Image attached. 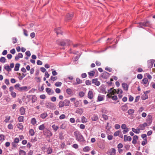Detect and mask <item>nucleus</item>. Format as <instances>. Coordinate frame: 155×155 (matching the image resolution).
<instances>
[{
	"label": "nucleus",
	"mask_w": 155,
	"mask_h": 155,
	"mask_svg": "<svg viewBox=\"0 0 155 155\" xmlns=\"http://www.w3.org/2000/svg\"><path fill=\"white\" fill-rule=\"evenodd\" d=\"M64 105L65 106H69L70 104V101L68 100H65L64 101H63Z\"/></svg>",
	"instance_id": "obj_27"
},
{
	"label": "nucleus",
	"mask_w": 155,
	"mask_h": 155,
	"mask_svg": "<svg viewBox=\"0 0 155 155\" xmlns=\"http://www.w3.org/2000/svg\"><path fill=\"white\" fill-rule=\"evenodd\" d=\"M62 84L61 82H57L55 84V85L57 87H60Z\"/></svg>",
	"instance_id": "obj_43"
},
{
	"label": "nucleus",
	"mask_w": 155,
	"mask_h": 155,
	"mask_svg": "<svg viewBox=\"0 0 155 155\" xmlns=\"http://www.w3.org/2000/svg\"><path fill=\"white\" fill-rule=\"evenodd\" d=\"M53 151V150L52 148L50 147H48L47 149L46 152L48 154H51Z\"/></svg>",
	"instance_id": "obj_26"
},
{
	"label": "nucleus",
	"mask_w": 155,
	"mask_h": 155,
	"mask_svg": "<svg viewBox=\"0 0 155 155\" xmlns=\"http://www.w3.org/2000/svg\"><path fill=\"white\" fill-rule=\"evenodd\" d=\"M148 80L147 78H144L142 80V84H146L148 82Z\"/></svg>",
	"instance_id": "obj_42"
},
{
	"label": "nucleus",
	"mask_w": 155,
	"mask_h": 155,
	"mask_svg": "<svg viewBox=\"0 0 155 155\" xmlns=\"http://www.w3.org/2000/svg\"><path fill=\"white\" fill-rule=\"evenodd\" d=\"M147 124L145 122L143 123V124H140L138 127V128H139V130H143L145 128V127H147Z\"/></svg>",
	"instance_id": "obj_8"
},
{
	"label": "nucleus",
	"mask_w": 155,
	"mask_h": 155,
	"mask_svg": "<svg viewBox=\"0 0 155 155\" xmlns=\"http://www.w3.org/2000/svg\"><path fill=\"white\" fill-rule=\"evenodd\" d=\"M76 81L77 84H80L82 83V81L78 78H76Z\"/></svg>",
	"instance_id": "obj_51"
},
{
	"label": "nucleus",
	"mask_w": 155,
	"mask_h": 155,
	"mask_svg": "<svg viewBox=\"0 0 155 155\" xmlns=\"http://www.w3.org/2000/svg\"><path fill=\"white\" fill-rule=\"evenodd\" d=\"M102 117L103 118L104 120H107L108 119V117L107 115L103 114L102 115Z\"/></svg>",
	"instance_id": "obj_50"
},
{
	"label": "nucleus",
	"mask_w": 155,
	"mask_h": 155,
	"mask_svg": "<svg viewBox=\"0 0 155 155\" xmlns=\"http://www.w3.org/2000/svg\"><path fill=\"white\" fill-rule=\"evenodd\" d=\"M138 139V137L137 135L134 136L133 137V140L132 143L134 144H135L137 143V140Z\"/></svg>",
	"instance_id": "obj_17"
},
{
	"label": "nucleus",
	"mask_w": 155,
	"mask_h": 155,
	"mask_svg": "<svg viewBox=\"0 0 155 155\" xmlns=\"http://www.w3.org/2000/svg\"><path fill=\"white\" fill-rule=\"evenodd\" d=\"M58 106L59 108L63 107L64 106L63 101H60L59 103Z\"/></svg>",
	"instance_id": "obj_33"
},
{
	"label": "nucleus",
	"mask_w": 155,
	"mask_h": 155,
	"mask_svg": "<svg viewBox=\"0 0 155 155\" xmlns=\"http://www.w3.org/2000/svg\"><path fill=\"white\" fill-rule=\"evenodd\" d=\"M22 76H20L19 77V79L20 80H21L22 79L24 78L25 76L26 75V74H25L24 73L22 74Z\"/></svg>",
	"instance_id": "obj_63"
},
{
	"label": "nucleus",
	"mask_w": 155,
	"mask_h": 155,
	"mask_svg": "<svg viewBox=\"0 0 155 155\" xmlns=\"http://www.w3.org/2000/svg\"><path fill=\"white\" fill-rule=\"evenodd\" d=\"M20 84L18 83L15 85V89L19 91H28L30 88V87H27V86L20 87Z\"/></svg>",
	"instance_id": "obj_2"
},
{
	"label": "nucleus",
	"mask_w": 155,
	"mask_h": 155,
	"mask_svg": "<svg viewBox=\"0 0 155 155\" xmlns=\"http://www.w3.org/2000/svg\"><path fill=\"white\" fill-rule=\"evenodd\" d=\"M66 125L65 123H63L60 127L61 129H64L66 127Z\"/></svg>",
	"instance_id": "obj_54"
},
{
	"label": "nucleus",
	"mask_w": 155,
	"mask_h": 155,
	"mask_svg": "<svg viewBox=\"0 0 155 155\" xmlns=\"http://www.w3.org/2000/svg\"><path fill=\"white\" fill-rule=\"evenodd\" d=\"M148 98V96L146 94H144L142 96V99L143 100H144Z\"/></svg>",
	"instance_id": "obj_49"
},
{
	"label": "nucleus",
	"mask_w": 155,
	"mask_h": 155,
	"mask_svg": "<svg viewBox=\"0 0 155 155\" xmlns=\"http://www.w3.org/2000/svg\"><path fill=\"white\" fill-rule=\"evenodd\" d=\"M85 84L87 85H89L91 84V81L89 80H87L85 81Z\"/></svg>",
	"instance_id": "obj_59"
},
{
	"label": "nucleus",
	"mask_w": 155,
	"mask_h": 155,
	"mask_svg": "<svg viewBox=\"0 0 155 155\" xmlns=\"http://www.w3.org/2000/svg\"><path fill=\"white\" fill-rule=\"evenodd\" d=\"M131 140L132 138L130 136H127V135H124V141H130Z\"/></svg>",
	"instance_id": "obj_16"
},
{
	"label": "nucleus",
	"mask_w": 155,
	"mask_h": 155,
	"mask_svg": "<svg viewBox=\"0 0 155 155\" xmlns=\"http://www.w3.org/2000/svg\"><path fill=\"white\" fill-rule=\"evenodd\" d=\"M121 110L124 111L127 110L128 109V107L127 104H125L122 106L121 107Z\"/></svg>",
	"instance_id": "obj_20"
},
{
	"label": "nucleus",
	"mask_w": 155,
	"mask_h": 155,
	"mask_svg": "<svg viewBox=\"0 0 155 155\" xmlns=\"http://www.w3.org/2000/svg\"><path fill=\"white\" fill-rule=\"evenodd\" d=\"M73 14H70L69 13L68 14L66 17L65 21H67L71 19L73 17Z\"/></svg>",
	"instance_id": "obj_14"
},
{
	"label": "nucleus",
	"mask_w": 155,
	"mask_h": 155,
	"mask_svg": "<svg viewBox=\"0 0 155 155\" xmlns=\"http://www.w3.org/2000/svg\"><path fill=\"white\" fill-rule=\"evenodd\" d=\"M79 95L81 97H82L84 96V93L83 91H81L79 93Z\"/></svg>",
	"instance_id": "obj_58"
},
{
	"label": "nucleus",
	"mask_w": 155,
	"mask_h": 155,
	"mask_svg": "<svg viewBox=\"0 0 155 155\" xmlns=\"http://www.w3.org/2000/svg\"><path fill=\"white\" fill-rule=\"evenodd\" d=\"M45 128V125L44 124L40 125L38 127V129L40 130H43Z\"/></svg>",
	"instance_id": "obj_41"
},
{
	"label": "nucleus",
	"mask_w": 155,
	"mask_h": 155,
	"mask_svg": "<svg viewBox=\"0 0 155 155\" xmlns=\"http://www.w3.org/2000/svg\"><path fill=\"white\" fill-rule=\"evenodd\" d=\"M99 92L104 94H106L107 92L106 91L105 87L104 85H102L99 87Z\"/></svg>",
	"instance_id": "obj_5"
},
{
	"label": "nucleus",
	"mask_w": 155,
	"mask_h": 155,
	"mask_svg": "<svg viewBox=\"0 0 155 155\" xmlns=\"http://www.w3.org/2000/svg\"><path fill=\"white\" fill-rule=\"evenodd\" d=\"M11 95L13 98H15L16 96V93L14 91H12L11 92Z\"/></svg>",
	"instance_id": "obj_55"
},
{
	"label": "nucleus",
	"mask_w": 155,
	"mask_h": 155,
	"mask_svg": "<svg viewBox=\"0 0 155 155\" xmlns=\"http://www.w3.org/2000/svg\"><path fill=\"white\" fill-rule=\"evenodd\" d=\"M98 116L96 114H93L91 117V119L93 121H96L98 119Z\"/></svg>",
	"instance_id": "obj_11"
},
{
	"label": "nucleus",
	"mask_w": 155,
	"mask_h": 155,
	"mask_svg": "<svg viewBox=\"0 0 155 155\" xmlns=\"http://www.w3.org/2000/svg\"><path fill=\"white\" fill-rule=\"evenodd\" d=\"M87 119L84 117L83 116L81 117V122L82 123H85L87 122Z\"/></svg>",
	"instance_id": "obj_37"
},
{
	"label": "nucleus",
	"mask_w": 155,
	"mask_h": 155,
	"mask_svg": "<svg viewBox=\"0 0 155 155\" xmlns=\"http://www.w3.org/2000/svg\"><path fill=\"white\" fill-rule=\"evenodd\" d=\"M17 127L20 130H21L23 129V126L22 125V124L19 123L17 124Z\"/></svg>",
	"instance_id": "obj_47"
},
{
	"label": "nucleus",
	"mask_w": 155,
	"mask_h": 155,
	"mask_svg": "<svg viewBox=\"0 0 155 155\" xmlns=\"http://www.w3.org/2000/svg\"><path fill=\"white\" fill-rule=\"evenodd\" d=\"M73 47L74 48H77L78 46H79L80 47H81L82 46L80 44L77 43L73 45Z\"/></svg>",
	"instance_id": "obj_52"
},
{
	"label": "nucleus",
	"mask_w": 155,
	"mask_h": 155,
	"mask_svg": "<svg viewBox=\"0 0 155 155\" xmlns=\"http://www.w3.org/2000/svg\"><path fill=\"white\" fill-rule=\"evenodd\" d=\"M27 97L31 99L32 103H34L37 100V97L35 95L28 96Z\"/></svg>",
	"instance_id": "obj_7"
},
{
	"label": "nucleus",
	"mask_w": 155,
	"mask_h": 155,
	"mask_svg": "<svg viewBox=\"0 0 155 155\" xmlns=\"http://www.w3.org/2000/svg\"><path fill=\"white\" fill-rule=\"evenodd\" d=\"M50 79L51 80L53 81H54L57 79V78L56 77H53V76H51Z\"/></svg>",
	"instance_id": "obj_62"
},
{
	"label": "nucleus",
	"mask_w": 155,
	"mask_h": 155,
	"mask_svg": "<svg viewBox=\"0 0 155 155\" xmlns=\"http://www.w3.org/2000/svg\"><path fill=\"white\" fill-rule=\"evenodd\" d=\"M83 150L84 152H88L90 150V147L89 146H86L83 148Z\"/></svg>",
	"instance_id": "obj_31"
},
{
	"label": "nucleus",
	"mask_w": 155,
	"mask_h": 155,
	"mask_svg": "<svg viewBox=\"0 0 155 155\" xmlns=\"http://www.w3.org/2000/svg\"><path fill=\"white\" fill-rule=\"evenodd\" d=\"M23 57V54L21 53H19L17 55H16L15 57V60L16 61H18L20 58H22Z\"/></svg>",
	"instance_id": "obj_15"
},
{
	"label": "nucleus",
	"mask_w": 155,
	"mask_h": 155,
	"mask_svg": "<svg viewBox=\"0 0 155 155\" xmlns=\"http://www.w3.org/2000/svg\"><path fill=\"white\" fill-rule=\"evenodd\" d=\"M154 60L151 59L148 62V67L149 68H151L152 67L154 62Z\"/></svg>",
	"instance_id": "obj_9"
},
{
	"label": "nucleus",
	"mask_w": 155,
	"mask_h": 155,
	"mask_svg": "<svg viewBox=\"0 0 155 155\" xmlns=\"http://www.w3.org/2000/svg\"><path fill=\"white\" fill-rule=\"evenodd\" d=\"M20 155H25L26 152L23 150H21L19 151Z\"/></svg>",
	"instance_id": "obj_53"
},
{
	"label": "nucleus",
	"mask_w": 155,
	"mask_h": 155,
	"mask_svg": "<svg viewBox=\"0 0 155 155\" xmlns=\"http://www.w3.org/2000/svg\"><path fill=\"white\" fill-rule=\"evenodd\" d=\"M88 97L90 99H91L93 97V93L92 91H90L88 93Z\"/></svg>",
	"instance_id": "obj_19"
},
{
	"label": "nucleus",
	"mask_w": 155,
	"mask_h": 155,
	"mask_svg": "<svg viewBox=\"0 0 155 155\" xmlns=\"http://www.w3.org/2000/svg\"><path fill=\"white\" fill-rule=\"evenodd\" d=\"M74 135L76 140L80 142H83L84 143H85V139L79 132L77 131L74 132Z\"/></svg>",
	"instance_id": "obj_1"
},
{
	"label": "nucleus",
	"mask_w": 155,
	"mask_h": 155,
	"mask_svg": "<svg viewBox=\"0 0 155 155\" xmlns=\"http://www.w3.org/2000/svg\"><path fill=\"white\" fill-rule=\"evenodd\" d=\"M132 130L133 132L136 134H138L139 133L140 130L138 127L137 129L133 128L132 129Z\"/></svg>",
	"instance_id": "obj_32"
},
{
	"label": "nucleus",
	"mask_w": 155,
	"mask_h": 155,
	"mask_svg": "<svg viewBox=\"0 0 155 155\" xmlns=\"http://www.w3.org/2000/svg\"><path fill=\"white\" fill-rule=\"evenodd\" d=\"M134 111L133 109H130L128 110L127 112L130 115V114H132L133 113H134Z\"/></svg>",
	"instance_id": "obj_45"
},
{
	"label": "nucleus",
	"mask_w": 155,
	"mask_h": 155,
	"mask_svg": "<svg viewBox=\"0 0 155 155\" xmlns=\"http://www.w3.org/2000/svg\"><path fill=\"white\" fill-rule=\"evenodd\" d=\"M97 80V78L93 79L92 80V83L93 84H94L95 85L97 86H99L100 84V82Z\"/></svg>",
	"instance_id": "obj_12"
},
{
	"label": "nucleus",
	"mask_w": 155,
	"mask_h": 155,
	"mask_svg": "<svg viewBox=\"0 0 155 155\" xmlns=\"http://www.w3.org/2000/svg\"><path fill=\"white\" fill-rule=\"evenodd\" d=\"M76 113L81 114L83 113V110L81 108H78L76 110Z\"/></svg>",
	"instance_id": "obj_25"
},
{
	"label": "nucleus",
	"mask_w": 155,
	"mask_h": 155,
	"mask_svg": "<svg viewBox=\"0 0 155 155\" xmlns=\"http://www.w3.org/2000/svg\"><path fill=\"white\" fill-rule=\"evenodd\" d=\"M29 133L30 135L31 136H33L35 134V132H34V130L33 129H30L29 131Z\"/></svg>",
	"instance_id": "obj_38"
},
{
	"label": "nucleus",
	"mask_w": 155,
	"mask_h": 155,
	"mask_svg": "<svg viewBox=\"0 0 155 155\" xmlns=\"http://www.w3.org/2000/svg\"><path fill=\"white\" fill-rule=\"evenodd\" d=\"M12 42L13 44L16 43L17 41V39L16 38L13 37L12 38Z\"/></svg>",
	"instance_id": "obj_61"
},
{
	"label": "nucleus",
	"mask_w": 155,
	"mask_h": 155,
	"mask_svg": "<svg viewBox=\"0 0 155 155\" xmlns=\"http://www.w3.org/2000/svg\"><path fill=\"white\" fill-rule=\"evenodd\" d=\"M55 31L57 35H58L59 34L62 35L63 32L61 31L60 27L55 29Z\"/></svg>",
	"instance_id": "obj_23"
},
{
	"label": "nucleus",
	"mask_w": 155,
	"mask_h": 155,
	"mask_svg": "<svg viewBox=\"0 0 155 155\" xmlns=\"http://www.w3.org/2000/svg\"><path fill=\"white\" fill-rule=\"evenodd\" d=\"M0 61L3 63H5L6 62V59L5 57H2L0 58Z\"/></svg>",
	"instance_id": "obj_40"
},
{
	"label": "nucleus",
	"mask_w": 155,
	"mask_h": 155,
	"mask_svg": "<svg viewBox=\"0 0 155 155\" xmlns=\"http://www.w3.org/2000/svg\"><path fill=\"white\" fill-rule=\"evenodd\" d=\"M45 107L47 108L52 109L54 108L55 106L53 103L49 102L45 104Z\"/></svg>",
	"instance_id": "obj_6"
},
{
	"label": "nucleus",
	"mask_w": 155,
	"mask_h": 155,
	"mask_svg": "<svg viewBox=\"0 0 155 155\" xmlns=\"http://www.w3.org/2000/svg\"><path fill=\"white\" fill-rule=\"evenodd\" d=\"M57 43L59 45L64 46L69 45H70L71 41L65 39L61 41L57 40Z\"/></svg>",
	"instance_id": "obj_3"
},
{
	"label": "nucleus",
	"mask_w": 155,
	"mask_h": 155,
	"mask_svg": "<svg viewBox=\"0 0 155 155\" xmlns=\"http://www.w3.org/2000/svg\"><path fill=\"white\" fill-rule=\"evenodd\" d=\"M147 138H146V139H145L142 142L141 144L143 146H144L147 143Z\"/></svg>",
	"instance_id": "obj_57"
},
{
	"label": "nucleus",
	"mask_w": 155,
	"mask_h": 155,
	"mask_svg": "<svg viewBox=\"0 0 155 155\" xmlns=\"http://www.w3.org/2000/svg\"><path fill=\"white\" fill-rule=\"evenodd\" d=\"M74 105L76 107H78L79 106V103L78 101H76L74 103Z\"/></svg>",
	"instance_id": "obj_56"
},
{
	"label": "nucleus",
	"mask_w": 155,
	"mask_h": 155,
	"mask_svg": "<svg viewBox=\"0 0 155 155\" xmlns=\"http://www.w3.org/2000/svg\"><path fill=\"white\" fill-rule=\"evenodd\" d=\"M20 64L19 63L16 64L14 68V71H18L19 70Z\"/></svg>",
	"instance_id": "obj_30"
},
{
	"label": "nucleus",
	"mask_w": 155,
	"mask_h": 155,
	"mask_svg": "<svg viewBox=\"0 0 155 155\" xmlns=\"http://www.w3.org/2000/svg\"><path fill=\"white\" fill-rule=\"evenodd\" d=\"M110 155H116V150L114 148H111L109 151Z\"/></svg>",
	"instance_id": "obj_13"
},
{
	"label": "nucleus",
	"mask_w": 155,
	"mask_h": 155,
	"mask_svg": "<svg viewBox=\"0 0 155 155\" xmlns=\"http://www.w3.org/2000/svg\"><path fill=\"white\" fill-rule=\"evenodd\" d=\"M36 120L35 118H32L31 120V123L34 125L36 123Z\"/></svg>",
	"instance_id": "obj_35"
},
{
	"label": "nucleus",
	"mask_w": 155,
	"mask_h": 155,
	"mask_svg": "<svg viewBox=\"0 0 155 155\" xmlns=\"http://www.w3.org/2000/svg\"><path fill=\"white\" fill-rule=\"evenodd\" d=\"M10 119V116H7L6 117L5 119V122L6 123L8 122Z\"/></svg>",
	"instance_id": "obj_64"
},
{
	"label": "nucleus",
	"mask_w": 155,
	"mask_h": 155,
	"mask_svg": "<svg viewBox=\"0 0 155 155\" xmlns=\"http://www.w3.org/2000/svg\"><path fill=\"white\" fill-rule=\"evenodd\" d=\"M104 99V96L101 94H99L97 97V101H101Z\"/></svg>",
	"instance_id": "obj_18"
},
{
	"label": "nucleus",
	"mask_w": 155,
	"mask_h": 155,
	"mask_svg": "<svg viewBox=\"0 0 155 155\" xmlns=\"http://www.w3.org/2000/svg\"><path fill=\"white\" fill-rule=\"evenodd\" d=\"M4 68L8 72L12 70L11 68L8 65L6 66L5 65L4 67Z\"/></svg>",
	"instance_id": "obj_29"
},
{
	"label": "nucleus",
	"mask_w": 155,
	"mask_h": 155,
	"mask_svg": "<svg viewBox=\"0 0 155 155\" xmlns=\"http://www.w3.org/2000/svg\"><path fill=\"white\" fill-rule=\"evenodd\" d=\"M19 111L20 114L21 115H23L25 114V109L23 107L20 108Z\"/></svg>",
	"instance_id": "obj_22"
},
{
	"label": "nucleus",
	"mask_w": 155,
	"mask_h": 155,
	"mask_svg": "<svg viewBox=\"0 0 155 155\" xmlns=\"http://www.w3.org/2000/svg\"><path fill=\"white\" fill-rule=\"evenodd\" d=\"M5 140V136L4 135H0V141L3 142Z\"/></svg>",
	"instance_id": "obj_46"
},
{
	"label": "nucleus",
	"mask_w": 155,
	"mask_h": 155,
	"mask_svg": "<svg viewBox=\"0 0 155 155\" xmlns=\"http://www.w3.org/2000/svg\"><path fill=\"white\" fill-rule=\"evenodd\" d=\"M95 72L94 71H91L88 72V74L90 76L93 77L94 75Z\"/></svg>",
	"instance_id": "obj_36"
},
{
	"label": "nucleus",
	"mask_w": 155,
	"mask_h": 155,
	"mask_svg": "<svg viewBox=\"0 0 155 155\" xmlns=\"http://www.w3.org/2000/svg\"><path fill=\"white\" fill-rule=\"evenodd\" d=\"M139 27L143 28V26L150 27V22L148 21H147L143 22H140L139 23Z\"/></svg>",
	"instance_id": "obj_4"
},
{
	"label": "nucleus",
	"mask_w": 155,
	"mask_h": 155,
	"mask_svg": "<svg viewBox=\"0 0 155 155\" xmlns=\"http://www.w3.org/2000/svg\"><path fill=\"white\" fill-rule=\"evenodd\" d=\"M120 133H121V131L119 130H117L114 133V135L115 137L118 136L119 135Z\"/></svg>",
	"instance_id": "obj_48"
},
{
	"label": "nucleus",
	"mask_w": 155,
	"mask_h": 155,
	"mask_svg": "<svg viewBox=\"0 0 155 155\" xmlns=\"http://www.w3.org/2000/svg\"><path fill=\"white\" fill-rule=\"evenodd\" d=\"M52 127L55 132L59 128L58 126L55 125V124L53 125Z\"/></svg>",
	"instance_id": "obj_34"
},
{
	"label": "nucleus",
	"mask_w": 155,
	"mask_h": 155,
	"mask_svg": "<svg viewBox=\"0 0 155 155\" xmlns=\"http://www.w3.org/2000/svg\"><path fill=\"white\" fill-rule=\"evenodd\" d=\"M18 119L19 122H22L24 121V117L23 116H20L18 117Z\"/></svg>",
	"instance_id": "obj_44"
},
{
	"label": "nucleus",
	"mask_w": 155,
	"mask_h": 155,
	"mask_svg": "<svg viewBox=\"0 0 155 155\" xmlns=\"http://www.w3.org/2000/svg\"><path fill=\"white\" fill-rule=\"evenodd\" d=\"M48 116V114L44 112L40 115V117L42 119H44Z\"/></svg>",
	"instance_id": "obj_24"
},
{
	"label": "nucleus",
	"mask_w": 155,
	"mask_h": 155,
	"mask_svg": "<svg viewBox=\"0 0 155 155\" xmlns=\"http://www.w3.org/2000/svg\"><path fill=\"white\" fill-rule=\"evenodd\" d=\"M122 86L124 89L125 91H127L129 86L127 84L125 83L122 84Z\"/></svg>",
	"instance_id": "obj_21"
},
{
	"label": "nucleus",
	"mask_w": 155,
	"mask_h": 155,
	"mask_svg": "<svg viewBox=\"0 0 155 155\" xmlns=\"http://www.w3.org/2000/svg\"><path fill=\"white\" fill-rule=\"evenodd\" d=\"M66 92L69 95H72L73 94V91L70 88L66 89Z\"/></svg>",
	"instance_id": "obj_28"
},
{
	"label": "nucleus",
	"mask_w": 155,
	"mask_h": 155,
	"mask_svg": "<svg viewBox=\"0 0 155 155\" xmlns=\"http://www.w3.org/2000/svg\"><path fill=\"white\" fill-rule=\"evenodd\" d=\"M109 76V74L106 71H104L101 74V77L104 79H107Z\"/></svg>",
	"instance_id": "obj_10"
},
{
	"label": "nucleus",
	"mask_w": 155,
	"mask_h": 155,
	"mask_svg": "<svg viewBox=\"0 0 155 155\" xmlns=\"http://www.w3.org/2000/svg\"><path fill=\"white\" fill-rule=\"evenodd\" d=\"M63 134L62 132H60L59 134V138L61 140H63L64 139V136H63Z\"/></svg>",
	"instance_id": "obj_39"
},
{
	"label": "nucleus",
	"mask_w": 155,
	"mask_h": 155,
	"mask_svg": "<svg viewBox=\"0 0 155 155\" xmlns=\"http://www.w3.org/2000/svg\"><path fill=\"white\" fill-rule=\"evenodd\" d=\"M128 131L129 129L127 128L125 129H124L122 132L123 134H126Z\"/></svg>",
	"instance_id": "obj_60"
}]
</instances>
